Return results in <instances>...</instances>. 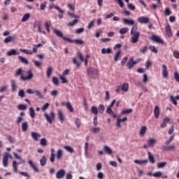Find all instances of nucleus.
Wrapping results in <instances>:
<instances>
[{"label": "nucleus", "instance_id": "nucleus-58", "mask_svg": "<svg viewBox=\"0 0 179 179\" xmlns=\"http://www.w3.org/2000/svg\"><path fill=\"white\" fill-rule=\"evenodd\" d=\"M170 101H171V103L173 104H174V106H177V104H178L176 98H174V96H170Z\"/></svg>", "mask_w": 179, "mask_h": 179}, {"label": "nucleus", "instance_id": "nucleus-24", "mask_svg": "<svg viewBox=\"0 0 179 179\" xmlns=\"http://www.w3.org/2000/svg\"><path fill=\"white\" fill-rule=\"evenodd\" d=\"M148 159H144V160H138V159H135L134 160V163L136 164H148Z\"/></svg>", "mask_w": 179, "mask_h": 179}, {"label": "nucleus", "instance_id": "nucleus-29", "mask_svg": "<svg viewBox=\"0 0 179 179\" xmlns=\"http://www.w3.org/2000/svg\"><path fill=\"white\" fill-rule=\"evenodd\" d=\"M27 128H29V124H27V122H24L22 124V129L23 132H26L27 131Z\"/></svg>", "mask_w": 179, "mask_h": 179}, {"label": "nucleus", "instance_id": "nucleus-54", "mask_svg": "<svg viewBox=\"0 0 179 179\" xmlns=\"http://www.w3.org/2000/svg\"><path fill=\"white\" fill-rule=\"evenodd\" d=\"M40 145L42 146H47V139L43 138L40 140Z\"/></svg>", "mask_w": 179, "mask_h": 179}, {"label": "nucleus", "instance_id": "nucleus-56", "mask_svg": "<svg viewBox=\"0 0 179 179\" xmlns=\"http://www.w3.org/2000/svg\"><path fill=\"white\" fill-rule=\"evenodd\" d=\"M75 122L77 128H80V125L82 124V122H80V120L79 118H76Z\"/></svg>", "mask_w": 179, "mask_h": 179}, {"label": "nucleus", "instance_id": "nucleus-37", "mask_svg": "<svg viewBox=\"0 0 179 179\" xmlns=\"http://www.w3.org/2000/svg\"><path fill=\"white\" fill-rule=\"evenodd\" d=\"M101 54H111V48H108L107 49L102 48L101 49Z\"/></svg>", "mask_w": 179, "mask_h": 179}, {"label": "nucleus", "instance_id": "nucleus-34", "mask_svg": "<svg viewBox=\"0 0 179 179\" xmlns=\"http://www.w3.org/2000/svg\"><path fill=\"white\" fill-rule=\"evenodd\" d=\"M100 127H92L90 129V131L92 132V134H99L100 132Z\"/></svg>", "mask_w": 179, "mask_h": 179}, {"label": "nucleus", "instance_id": "nucleus-38", "mask_svg": "<svg viewBox=\"0 0 179 179\" xmlns=\"http://www.w3.org/2000/svg\"><path fill=\"white\" fill-rule=\"evenodd\" d=\"M64 149H65V150L69 152V153H73V148H72V147H71L69 145L64 146Z\"/></svg>", "mask_w": 179, "mask_h": 179}, {"label": "nucleus", "instance_id": "nucleus-20", "mask_svg": "<svg viewBox=\"0 0 179 179\" xmlns=\"http://www.w3.org/2000/svg\"><path fill=\"white\" fill-rule=\"evenodd\" d=\"M148 160H149L150 163H152V164H154V163H155V157L152 155V152H148Z\"/></svg>", "mask_w": 179, "mask_h": 179}, {"label": "nucleus", "instance_id": "nucleus-50", "mask_svg": "<svg viewBox=\"0 0 179 179\" xmlns=\"http://www.w3.org/2000/svg\"><path fill=\"white\" fill-rule=\"evenodd\" d=\"M13 170L14 173H17V164H16V161H13Z\"/></svg>", "mask_w": 179, "mask_h": 179}, {"label": "nucleus", "instance_id": "nucleus-40", "mask_svg": "<svg viewBox=\"0 0 179 179\" xmlns=\"http://www.w3.org/2000/svg\"><path fill=\"white\" fill-rule=\"evenodd\" d=\"M34 94L37 96L39 99H44V96H43V94L38 90H34Z\"/></svg>", "mask_w": 179, "mask_h": 179}, {"label": "nucleus", "instance_id": "nucleus-10", "mask_svg": "<svg viewBox=\"0 0 179 179\" xmlns=\"http://www.w3.org/2000/svg\"><path fill=\"white\" fill-rule=\"evenodd\" d=\"M165 33L168 37H171L173 34L171 33V27H170V24H166L165 27Z\"/></svg>", "mask_w": 179, "mask_h": 179}, {"label": "nucleus", "instance_id": "nucleus-42", "mask_svg": "<svg viewBox=\"0 0 179 179\" xmlns=\"http://www.w3.org/2000/svg\"><path fill=\"white\" fill-rule=\"evenodd\" d=\"M91 111L92 114H94L95 115H97L99 114V109H97V107L96 106H92L91 108Z\"/></svg>", "mask_w": 179, "mask_h": 179}, {"label": "nucleus", "instance_id": "nucleus-31", "mask_svg": "<svg viewBox=\"0 0 179 179\" xmlns=\"http://www.w3.org/2000/svg\"><path fill=\"white\" fill-rule=\"evenodd\" d=\"M29 115L31 118H34V117H36V112L34 111V108H29Z\"/></svg>", "mask_w": 179, "mask_h": 179}, {"label": "nucleus", "instance_id": "nucleus-36", "mask_svg": "<svg viewBox=\"0 0 179 179\" xmlns=\"http://www.w3.org/2000/svg\"><path fill=\"white\" fill-rule=\"evenodd\" d=\"M176 135L173 134L170 136V138L165 141V145H170L171 142L173 141V139H174Z\"/></svg>", "mask_w": 179, "mask_h": 179}, {"label": "nucleus", "instance_id": "nucleus-2", "mask_svg": "<svg viewBox=\"0 0 179 179\" xmlns=\"http://www.w3.org/2000/svg\"><path fill=\"white\" fill-rule=\"evenodd\" d=\"M20 75L21 80H23L24 82L26 80H30V79L33 78V73H31V70L23 71L22 73V69H18L15 73V76H19Z\"/></svg>", "mask_w": 179, "mask_h": 179}, {"label": "nucleus", "instance_id": "nucleus-35", "mask_svg": "<svg viewBox=\"0 0 179 179\" xmlns=\"http://www.w3.org/2000/svg\"><path fill=\"white\" fill-rule=\"evenodd\" d=\"M15 36H8L3 40V42L6 43H10V41H12V40H15Z\"/></svg>", "mask_w": 179, "mask_h": 179}, {"label": "nucleus", "instance_id": "nucleus-48", "mask_svg": "<svg viewBox=\"0 0 179 179\" xmlns=\"http://www.w3.org/2000/svg\"><path fill=\"white\" fill-rule=\"evenodd\" d=\"M77 23H78V20L75 19L72 22H69L67 24V26H69V27H72V26H75V24H77Z\"/></svg>", "mask_w": 179, "mask_h": 179}, {"label": "nucleus", "instance_id": "nucleus-18", "mask_svg": "<svg viewBox=\"0 0 179 179\" xmlns=\"http://www.w3.org/2000/svg\"><path fill=\"white\" fill-rule=\"evenodd\" d=\"M146 131H148V128L146 126H142L139 131L140 136H145V134H146Z\"/></svg>", "mask_w": 179, "mask_h": 179}, {"label": "nucleus", "instance_id": "nucleus-15", "mask_svg": "<svg viewBox=\"0 0 179 179\" xmlns=\"http://www.w3.org/2000/svg\"><path fill=\"white\" fill-rule=\"evenodd\" d=\"M138 22H139V23H142V24L149 23V17H140L138 18Z\"/></svg>", "mask_w": 179, "mask_h": 179}, {"label": "nucleus", "instance_id": "nucleus-44", "mask_svg": "<svg viewBox=\"0 0 179 179\" xmlns=\"http://www.w3.org/2000/svg\"><path fill=\"white\" fill-rule=\"evenodd\" d=\"M17 108L20 110H27V106L24 104H19Z\"/></svg>", "mask_w": 179, "mask_h": 179}, {"label": "nucleus", "instance_id": "nucleus-23", "mask_svg": "<svg viewBox=\"0 0 179 179\" xmlns=\"http://www.w3.org/2000/svg\"><path fill=\"white\" fill-rule=\"evenodd\" d=\"M40 164H41V167H44V165L47 164V158L45 157V155H43L42 157V158L41 159Z\"/></svg>", "mask_w": 179, "mask_h": 179}, {"label": "nucleus", "instance_id": "nucleus-3", "mask_svg": "<svg viewBox=\"0 0 179 179\" xmlns=\"http://www.w3.org/2000/svg\"><path fill=\"white\" fill-rule=\"evenodd\" d=\"M87 73L92 79H96L99 76V71L94 67L87 69Z\"/></svg>", "mask_w": 179, "mask_h": 179}, {"label": "nucleus", "instance_id": "nucleus-26", "mask_svg": "<svg viewBox=\"0 0 179 179\" xmlns=\"http://www.w3.org/2000/svg\"><path fill=\"white\" fill-rule=\"evenodd\" d=\"M65 106L70 113H73V107L71 105V103L66 102Z\"/></svg>", "mask_w": 179, "mask_h": 179}, {"label": "nucleus", "instance_id": "nucleus-16", "mask_svg": "<svg viewBox=\"0 0 179 179\" xmlns=\"http://www.w3.org/2000/svg\"><path fill=\"white\" fill-rule=\"evenodd\" d=\"M31 136L34 141H38V138H41V134L32 131Z\"/></svg>", "mask_w": 179, "mask_h": 179}, {"label": "nucleus", "instance_id": "nucleus-12", "mask_svg": "<svg viewBox=\"0 0 179 179\" xmlns=\"http://www.w3.org/2000/svg\"><path fill=\"white\" fill-rule=\"evenodd\" d=\"M28 164L29 165V166L31 167V169H32V170H34V171L35 173H39V170L36 167V165L34 164V163L33 162V161L31 160H29L28 161Z\"/></svg>", "mask_w": 179, "mask_h": 179}, {"label": "nucleus", "instance_id": "nucleus-43", "mask_svg": "<svg viewBox=\"0 0 179 179\" xmlns=\"http://www.w3.org/2000/svg\"><path fill=\"white\" fill-rule=\"evenodd\" d=\"M29 17H30V14L25 13L22 18V22H27V20H29Z\"/></svg>", "mask_w": 179, "mask_h": 179}, {"label": "nucleus", "instance_id": "nucleus-30", "mask_svg": "<svg viewBox=\"0 0 179 179\" xmlns=\"http://www.w3.org/2000/svg\"><path fill=\"white\" fill-rule=\"evenodd\" d=\"M128 89H129V84L124 83L122 86V90L123 92H128Z\"/></svg>", "mask_w": 179, "mask_h": 179}, {"label": "nucleus", "instance_id": "nucleus-64", "mask_svg": "<svg viewBox=\"0 0 179 179\" xmlns=\"http://www.w3.org/2000/svg\"><path fill=\"white\" fill-rule=\"evenodd\" d=\"M18 96L19 97H22V99H23V97H24V90H20L18 92Z\"/></svg>", "mask_w": 179, "mask_h": 179}, {"label": "nucleus", "instance_id": "nucleus-41", "mask_svg": "<svg viewBox=\"0 0 179 179\" xmlns=\"http://www.w3.org/2000/svg\"><path fill=\"white\" fill-rule=\"evenodd\" d=\"M129 31V29L128 27H124V28H122L120 30L119 33L120 34H125L128 33Z\"/></svg>", "mask_w": 179, "mask_h": 179}, {"label": "nucleus", "instance_id": "nucleus-17", "mask_svg": "<svg viewBox=\"0 0 179 179\" xmlns=\"http://www.w3.org/2000/svg\"><path fill=\"white\" fill-rule=\"evenodd\" d=\"M19 54L20 52H17L15 49H11L10 51L6 52V55H8V57H12V55H19Z\"/></svg>", "mask_w": 179, "mask_h": 179}, {"label": "nucleus", "instance_id": "nucleus-25", "mask_svg": "<svg viewBox=\"0 0 179 179\" xmlns=\"http://www.w3.org/2000/svg\"><path fill=\"white\" fill-rule=\"evenodd\" d=\"M8 154L5 155L3 157V166L8 167Z\"/></svg>", "mask_w": 179, "mask_h": 179}, {"label": "nucleus", "instance_id": "nucleus-19", "mask_svg": "<svg viewBox=\"0 0 179 179\" xmlns=\"http://www.w3.org/2000/svg\"><path fill=\"white\" fill-rule=\"evenodd\" d=\"M154 115L155 118H159V115H160V109L158 106H156L154 109Z\"/></svg>", "mask_w": 179, "mask_h": 179}, {"label": "nucleus", "instance_id": "nucleus-9", "mask_svg": "<svg viewBox=\"0 0 179 179\" xmlns=\"http://www.w3.org/2000/svg\"><path fill=\"white\" fill-rule=\"evenodd\" d=\"M122 22L124 24H127V26H134V24H135V21H134V20H129L127 18H123Z\"/></svg>", "mask_w": 179, "mask_h": 179}, {"label": "nucleus", "instance_id": "nucleus-27", "mask_svg": "<svg viewBox=\"0 0 179 179\" xmlns=\"http://www.w3.org/2000/svg\"><path fill=\"white\" fill-rule=\"evenodd\" d=\"M52 74V67L49 66L46 70V76L47 78H50Z\"/></svg>", "mask_w": 179, "mask_h": 179}, {"label": "nucleus", "instance_id": "nucleus-45", "mask_svg": "<svg viewBox=\"0 0 179 179\" xmlns=\"http://www.w3.org/2000/svg\"><path fill=\"white\" fill-rule=\"evenodd\" d=\"M16 83H15V80H11V90L13 92H16Z\"/></svg>", "mask_w": 179, "mask_h": 179}, {"label": "nucleus", "instance_id": "nucleus-57", "mask_svg": "<svg viewBox=\"0 0 179 179\" xmlns=\"http://www.w3.org/2000/svg\"><path fill=\"white\" fill-rule=\"evenodd\" d=\"M47 8V2L44 1L43 3H41L40 10H44Z\"/></svg>", "mask_w": 179, "mask_h": 179}, {"label": "nucleus", "instance_id": "nucleus-61", "mask_svg": "<svg viewBox=\"0 0 179 179\" xmlns=\"http://www.w3.org/2000/svg\"><path fill=\"white\" fill-rule=\"evenodd\" d=\"M32 62H34V64L36 66V68H40L41 66V62H40L37 60H33Z\"/></svg>", "mask_w": 179, "mask_h": 179}, {"label": "nucleus", "instance_id": "nucleus-59", "mask_svg": "<svg viewBox=\"0 0 179 179\" xmlns=\"http://www.w3.org/2000/svg\"><path fill=\"white\" fill-rule=\"evenodd\" d=\"M62 156V150H58L57 151V159L59 160L61 159V157Z\"/></svg>", "mask_w": 179, "mask_h": 179}, {"label": "nucleus", "instance_id": "nucleus-33", "mask_svg": "<svg viewBox=\"0 0 179 179\" xmlns=\"http://www.w3.org/2000/svg\"><path fill=\"white\" fill-rule=\"evenodd\" d=\"M20 51L21 52H24V54H27L28 55H32V54H33V51L29 50L27 49H20Z\"/></svg>", "mask_w": 179, "mask_h": 179}, {"label": "nucleus", "instance_id": "nucleus-1", "mask_svg": "<svg viewBox=\"0 0 179 179\" xmlns=\"http://www.w3.org/2000/svg\"><path fill=\"white\" fill-rule=\"evenodd\" d=\"M131 38L130 41L133 44H136L138 41H139V37L141 36V34L139 31H138V24H134L133 27L131 29Z\"/></svg>", "mask_w": 179, "mask_h": 179}, {"label": "nucleus", "instance_id": "nucleus-46", "mask_svg": "<svg viewBox=\"0 0 179 179\" xmlns=\"http://www.w3.org/2000/svg\"><path fill=\"white\" fill-rule=\"evenodd\" d=\"M163 176V173L160 171L155 172L152 174V176L155 177V178H159Z\"/></svg>", "mask_w": 179, "mask_h": 179}, {"label": "nucleus", "instance_id": "nucleus-60", "mask_svg": "<svg viewBox=\"0 0 179 179\" xmlns=\"http://www.w3.org/2000/svg\"><path fill=\"white\" fill-rule=\"evenodd\" d=\"M173 55L174 57V58H176V59H179V52L178 50H174L173 52Z\"/></svg>", "mask_w": 179, "mask_h": 179}, {"label": "nucleus", "instance_id": "nucleus-53", "mask_svg": "<svg viewBox=\"0 0 179 179\" xmlns=\"http://www.w3.org/2000/svg\"><path fill=\"white\" fill-rule=\"evenodd\" d=\"M173 78H174L176 82H177V83H179V74L178 72H176V71L174 72Z\"/></svg>", "mask_w": 179, "mask_h": 179}, {"label": "nucleus", "instance_id": "nucleus-22", "mask_svg": "<svg viewBox=\"0 0 179 179\" xmlns=\"http://www.w3.org/2000/svg\"><path fill=\"white\" fill-rule=\"evenodd\" d=\"M103 150L106 153H107V155H111V153H113V150H111V148L107 145L103 146Z\"/></svg>", "mask_w": 179, "mask_h": 179}, {"label": "nucleus", "instance_id": "nucleus-8", "mask_svg": "<svg viewBox=\"0 0 179 179\" xmlns=\"http://www.w3.org/2000/svg\"><path fill=\"white\" fill-rule=\"evenodd\" d=\"M71 41H67V43H74L75 44H78V45H83L85 44V41H83L82 39H74L72 40L70 38Z\"/></svg>", "mask_w": 179, "mask_h": 179}, {"label": "nucleus", "instance_id": "nucleus-55", "mask_svg": "<svg viewBox=\"0 0 179 179\" xmlns=\"http://www.w3.org/2000/svg\"><path fill=\"white\" fill-rule=\"evenodd\" d=\"M149 49L152 52H154V54H157V49H156V47L155 45H150Z\"/></svg>", "mask_w": 179, "mask_h": 179}, {"label": "nucleus", "instance_id": "nucleus-32", "mask_svg": "<svg viewBox=\"0 0 179 179\" xmlns=\"http://www.w3.org/2000/svg\"><path fill=\"white\" fill-rule=\"evenodd\" d=\"M155 141L154 138H150L148 141V146L150 148H155Z\"/></svg>", "mask_w": 179, "mask_h": 179}, {"label": "nucleus", "instance_id": "nucleus-14", "mask_svg": "<svg viewBox=\"0 0 179 179\" xmlns=\"http://www.w3.org/2000/svg\"><path fill=\"white\" fill-rule=\"evenodd\" d=\"M128 118L127 117H123L122 119L117 118L116 125L117 128L121 127V122H125V121H127Z\"/></svg>", "mask_w": 179, "mask_h": 179}, {"label": "nucleus", "instance_id": "nucleus-6", "mask_svg": "<svg viewBox=\"0 0 179 179\" xmlns=\"http://www.w3.org/2000/svg\"><path fill=\"white\" fill-rule=\"evenodd\" d=\"M151 40H152V41H155V43H157L158 44H163L164 43L163 41V39L160 38V37L157 35H152L151 37Z\"/></svg>", "mask_w": 179, "mask_h": 179}, {"label": "nucleus", "instance_id": "nucleus-28", "mask_svg": "<svg viewBox=\"0 0 179 179\" xmlns=\"http://www.w3.org/2000/svg\"><path fill=\"white\" fill-rule=\"evenodd\" d=\"M36 27H38V31L41 33V26L40 25V22L38 21L34 23V28L36 29Z\"/></svg>", "mask_w": 179, "mask_h": 179}, {"label": "nucleus", "instance_id": "nucleus-49", "mask_svg": "<svg viewBox=\"0 0 179 179\" xmlns=\"http://www.w3.org/2000/svg\"><path fill=\"white\" fill-rule=\"evenodd\" d=\"M148 51V46H143V48L139 49V52L141 54H146Z\"/></svg>", "mask_w": 179, "mask_h": 179}, {"label": "nucleus", "instance_id": "nucleus-4", "mask_svg": "<svg viewBox=\"0 0 179 179\" xmlns=\"http://www.w3.org/2000/svg\"><path fill=\"white\" fill-rule=\"evenodd\" d=\"M44 117L49 124H51L52 121L55 120V113L54 111H50V114L44 113Z\"/></svg>", "mask_w": 179, "mask_h": 179}, {"label": "nucleus", "instance_id": "nucleus-47", "mask_svg": "<svg viewBox=\"0 0 179 179\" xmlns=\"http://www.w3.org/2000/svg\"><path fill=\"white\" fill-rule=\"evenodd\" d=\"M120 55H121V51L120 50L116 52V53L114 56L115 62H117V61H118V58H120Z\"/></svg>", "mask_w": 179, "mask_h": 179}, {"label": "nucleus", "instance_id": "nucleus-5", "mask_svg": "<svg viewBox=\"0 0 179 179\" xmlns=\"http://www.w3.org/2000/svg\"><path fill=\"white\" fill-rule=\"evenodd\" d=\"M54 33L55 34H56V36H57V37H60V38H62L64 41H71V38H67L66 36H64V34H62V32L58 29H55Z\"/></svg>", "mask_w": 179, "mask_h": 179}, {"label": "nucleus", "instance_id": "nucleus-11", "mask_svg": "<svg viewBox=\"0 0 179 179\" xmlns=\"http://www.w3.org/2000/svg\"><path fill=\"white\" fill-rule=\"evenodd\" d=\"M162 76L163 78H166L167 76H169V71H167V66L166 64H162Z\"/></svg>", "mask_w": 179, "mask_h": 179}, {"label": "nucleus", "instance_id": "nucleus-13", "mask_svg": "<svg viewBox=\"0 0 179 179\" xmlns=\"http://www.w3.org/2000/svg\"><path fill=\"white\" fill-rule=\"evenodd\" d=\"M57 115H58L59 120L62 124L64 122V120H65V115H64V113H62V111H61L60 110H57Z\"/></svg>", "mask_w": 179, "mask_h": 179}, {"label": "nucleus", "instance_id": "nucleus-52", "mask_svg": "<svg viewBox=\"0 0 179 179\" xmlns=\"http://www.w3.org/2000/svg\"><path fill=\"white\" fill-rule=\"evenodd\" d=\"M59 80H62L61 83L62 84L68 83V80L64 76L59 75Z\"/></svg>", "mask_w": 179, "mask_h": 179}, {"label": "nucleus", "instance_id": "nucleus-63", "mask_svg": "<svg viewBox=\"0 0 179 179\" xmlns=\"http://www.w3.org/2000/svg\"><path fill=\"white\" fill-rule=\"evenodd\" d=\"M51 26V22H45V27L48 31V33H50V27Z\"/></svg>", "mask_w": 179, "mask_h": 179}, {"label": "nucleus", "instance_id": "nucleus-62", "mask_svg": "<svg viewBox=\"0 0 179 179\" xmlns=\"http://www.w3.org/2000/svg\"><path fill=\"white\" fill-rule=\"evenodd\" d=\"M126 66H127L128 69H132V68H134V63H132V62H128Z\"/></svg>", "mask_w": 179, "mask_h": 179}, {"label": "nucleus", "instance_id": "nucleus-39", "mask_svg": "<svg viewBox=\"0 0 179 179\" xmlns=\"http://www.w3.org/2000/svg\"><path fill=\"white\" fill-rule=\"evenodd\" d=\"M104 110H106V108H104V105L100 104L98 108L99 113H100V114H103L104 113Z\"/></svg>", "mask_w": 179, "mask_h": 179}, {"label": "nucleus", "instance_id": "nucleus-51", "mask_svg": "<svg viewBox=\"0 0 179 179\" xmlns=\"http://www.w3.org/2000/svg\"><path fill=\"white\" fill-rule=\"evenodd\" d=\"M73 64H74V65H76V69L80 67V63H79L75 57L73 58Z\"/></svg>", "mask_w": 179, "mask_h": 179}, {"label": "nucleus", "instance_id": "nucleus-21", "mask_svg": "<svg viewBox=\"0 0 179 179\" xmlns=\"http://www.w3.org/2000/svg\"><path fill=\"white\" fill-rule=\"evenodd\" d=\"M18 59H20L22 64H24L25 65H29V60L22 56H18Z\"/></svg>", "mask_w": 179, "mask_h": 179}, {"label": "nucleus", "instance_id": "nucleus-7", "mask_svg": "<svg viewBox=\"0 0 179 179\" xmlns=\"http://www.w3.org/2000/svg\"><path fill=\"white\" fill-rule=\"evenodd\" d=\"M65 177V170L60 169L56 173V178L61 179Z\"/></svg>", "mask_w": 179, "mask_h": 179}]
</instances>
